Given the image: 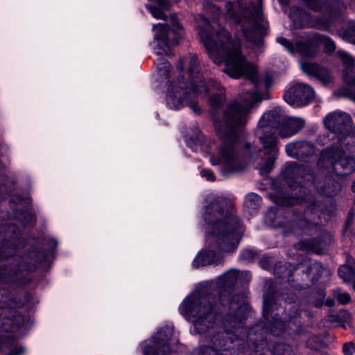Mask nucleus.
<instances>
[{
  "label": "nucleus",
  "instance_id": "f257e3e1",
  "mask_svg": "<svg viewBox=\"0 0 355 355\" xmlns=\"http://www.w3.org/2000/svg\"><path fill=\"white\" fill-rule=\"evenodd\" d=\"M207 14L210 15L211 21L201 16L198 33L209 58L218 65L225 63L224 71L230 77L247 79L253 86L254 92L240 94L238 98L227 105L220 116L218 110L227 100L225 92L220 90V83L212 79L205 82L197 57L189 55L180 58L177 68L181 73L187 66L190 83L178 75L168 87L166 103L172 110L188 105L193 112L199 114L200 109L197 95L205 96L212 89L220 91L209 99L211 118L219 141L217 154L211 156L210 162L212 165L218 166L220 173L227 176L241 173L246 168L237 129L247 123L253 105L268 98L269 80L259 73L256 65L246 60L239 43L233 40L230 33L216 23V20L221 14L220 10L210 5L207 8Z\"/></svg>",
  "mask_w": 355,
  "mask_h": 355
},
{
  "label": "nucleus",
  "instance_id": "f03ea898",
  "mask_svg": "<svg viewBox=\"0 0 355 355\" xmlns=\"http://www.w3.org/2000/svg\"><path fill=\"white\" fill-rule=\"evenodd\" d=\"M283 176L289 191L287 193L275 192L270 194L271 200L283 207L304 202L306 204L305 210L302 214L295 209L271 207L265 215V223L274 228H282L284 234L309 233L320 223L316 216H319L322 205L308 194V190L301 185L300 179L312 182L313 174L306 165L291 162L286 165Z\"/></svg>",
  "mask_w": 355,
  "mask_h": 355
},
{
  "label": "nucleus",
  "instance_id": "7ed1b4c3",
  "mask_svg": "<svg viewBox=\"0 0 355 355\" xmlns=\"http://www.w3.org/2000/svg\"><path fill=\"white\" fill-rule=\"evenodd\" d=\"M233 207V202L223 196L209 200L204 214L207 223L206 243L209 247L225 252H232L237 248L242 230Z\"/></svg>",
  "mask_w": 355,
  "mask_h": 355
},
{
  "label": "nucleus",
  "instance_id": "20e7f679",
  "mask_svg": "<svg viewBox=\"0 0 355 355\" xmlns=\"http://www.w3.org/2000/svg\"><path fill=\"white\" fill-rule=\"evenodd\" d=\"M262 0H239L227 2L226 19L231 23L240 24L246 40L261 47L263 37L267 35L268 23L262 13Z\"/></svg>",
  "mask_w": 355,
  "mask_h": 355
},
{
  "label": "nucleus",
  "instance_id": "39448f33",
  "mask_svg": "<svg viewBox=\"0 0 355 355\" xmlns=\"http://www.w3.org/2000/svg\"><path fill=\"white\" fill-rule=\"evenodd\" d=\"M237 297L243 299V295ZM249 307L243 300L236 302L234 297L230 304L228 313L222 321L223 331H217L210 338L209 344L221 352L233 348V343L238 338H247L248 342L253 341L252 334L259 328V324L254 326L249 331L244 327V320Z\"/></svg>",
  "mask_w": 355,
  "mask_h": 355
},
{
  "label": "nucleus",
  "instance_id": "423d86ee",
  "mask_svg": "<svg viewBox=\"0 0 355 355\" xmlns=\"http://www.w3.org/2000/svg\"><path fill=\"white\" fill-rule=\"evenodd\" d=\"M286 116L279 109H274L265 113L259 120L256 130V135L261 142V151L268 156L260 167V173L266 174L273 168L275 161L279 153L277 148L278 139L275 130L283 128Z\"/></svg>",
  "mask_w": 355,
  "mask_h": 355
},
{
  "label": "nucleus",
  "instance_id": "0eeeda50",
  "mask_svg": "<svg viewBox=\"0 0 355 355\" xmlns=\"http://www.w3.org/2000/svg\"><path fill=\"white\" fill-rule=\"evenodd\" d=\"M217 306L213 295L195 292L184 299L180 309L182 315L193 319L195 332L203 334L214 327Z\"/></svg>",
  "mask_w": 355,
  "mask_h": 355
},
{
  "label": "nucleus",
  "instance_id": "6e6552de",
  "mask_svg": "<svg viewBox=\"0 0 355 355\" xmlns=\"http://www.w3.org/2000/svg\"><path fill=\"white\" fill-rule=\"evenodd\" d=\"M171 21L173 26V29H170L167 24L161 23L153 26L155 31L154 50L155 54L159 56L156 60L157 68L160 75L166 78L170 77L171 66L162 55H170L171 46L178 42L183 32V28L178 21L175 15H171Z\"/></svg>",
  "mask_w": 355,
  "mask_h": 355
},
{
  "label": "nucleus",
  "instance_id": "1a4fd4ad",
  "mask_svg": "<svg viewBox=\"0 0 355 355\" xmlns=\"http://www.w3.org/2000/svg\"><path fill=\"white\" fill-rule=\"evenodd\" d=\"M352 150H355V145L349 150L343 144L327 147L320 154L318 166L322 168H331L338 176L348 175L355 171V159L346 154Z\"/></svg>",
  "mask_w": 355,
  "mask_h": 355
},
{
  "label": "nucleus",
  "instance_id": "9d476101",
  "mask_svg": "<svg viewBox=\"0 0 355 355\" xmlns=\"http://www.w3.org/2000/svg\"><path fill=\"white\" fill-rule=\"evenodd\" d=\"M324 126L330 130L331 133L327 137H320L322 144H325L327 139H334V135H337L338 144H343L347 150L355 145V132H352V118L345 112H334L327 114L323 121Z\"/></svg>",
  "mask_w": 355,
  "mask_h": 355
},
{
  "label": "nucleus",
  "instance_id": "9b49d317",
  "mask_svg": "<svg viewBox=\"0 0 355 355\" xmlns=\"http://www.w3.org/2000/svg\"><path fill=\"white\" fill-rule=\"evenodd\" d=\"M277 42L290 53H298L304 58H313L319 51L317 33L306 35L299 39L295 44L282 37H277Z\"/></svg>",
  "mask_w": 355,
  "mask_h": 355
},
{
  "label": "nucleus",
  "instance_id": "f8f14e48",
  "mask_svg": "<svg viewBox=\"0 0 355 355\" xmlns=\"http://www.w3.org/2000/svg\"><path fill=\"white\" fill-rule=\"evenodd\" d=\"M239 277H243L245 280L249 282L251 279V275L248 271H243L240 272L236 270H230L219 278L218 286L221 289L223 290V291H222L220 294V302L223 306H225L226 297L229 293V290L232 289V288L234 286ZM238 295H243V301L245 304H247L245 302L244 295L238 294L233 295L230 301H229V298H227V302L229 306L234 296H236V302L242 300L241 298L237 297Z\"/></svg>",
  "mask_w": 355,
  "mask_h": 355
},
{
  "label": "nucleus",
  "instance_id": "ddd939ff",
  "mask_svg": "<svg viewBox=\"0 0 355 355\" xmlns=\"http://www.w3.org/2000/svg\"><path fill=\"white\" fill-rule=\"evenodd\" d=\"M315 92L309 85L297 83L291 87L284 94L285 101L294 107L309 104L313 98Z\"/></svg>",
  "mask_w": 355,
  "mask_h": 355
},
{
  "label": "nucleus",
  "instance_id": "4468645a",
  "mask_svg": "<svg viewBox=\"0 0 355 355\" xmlns=\"http://www.w3.org/2000/svg\"><path fill=\"white\" fill-rule=\"evenodd\" d=\"M171 336V331L169 329H162L152 337L150 343L153 345H147L144 350V355H168L171 349L168 345V340Z\"/></svg>",
  "mask_w": 355,
  "mask_h": 355
},
{
  "label": "nucleus",
  "instance_id": "2eb2a0df",
  "mask_svg": "<svg viewBox=\"0 0 355 355\" xmlns=\"http://www.w3.org/2000/svg\"><path fill=\"white\" fill-rule=\"evenodd\" d=\"M277 309V304L272 299L264 297L263 315L264 318L269 321L268 331L275 336H281L286 328L285 322L279 318V314L277 313L274 315L272 314L273 311Z\"/></svg>",
  "mask_w": 355,
  "mask_h": 355
},
{
  "label": "nucleus",
  "instance_id": "dca6fc26",
  "mask_svg": "<svg viewBox=\"0 0 355 355\" xmlns=\"http://www.w3.org/2000/svg\"><path fill=\"white\" fill-rule=\"evenodd\" d=\"M286 155L291 157L304 160L315 154V146L309 141H297L288 143L285 148Z\"/></svg>",
  "mask_w": 355,
  "mask_h": 355
},
{
  "label": "nucleus",
  "instance_id": "f3484780",
  "mask_svg": "<svg viewBox=\"0 0 355 355\" xmlns=\"http://www.w3.org/2000/svg\"><path fill=\"white\" fill-rule=\"evenodd\" d=\"M300 67L304 73L315 77L324 85L331 83L332 80L329 71L317 63L301 60Z\"/></svg>",
  "mask_w": 355,
  "mask_h": 355
},
{
  "label": "nucleus",
  "instance_id": "a211bd4d",
  "mask_svg": "<svg viewBox=\"0 0 355 355\" xmlns=\"http://www.w3.org/2000/svg\"><path fill=\"white\" fill-rule=\"evenodd\" d=\"M340 57L345 66V69L343 70V80L349 87L352 98L355 101V76L354 77L352 74L354 67L355 66V60L350 55L345 52H341Z\"/></svg>",
  "mask_w": 355,
  "mask_h": 355
},
{
  "label": "nucleus",
  "instance_id": "6ab92c4d",
  "mask_svg": "<svg viewBox=\"0 0 355 355\" xmlns=\"http://www.w3.org/2000/svg\"><path fill=\"white\" fill-rule=\"evenodd\" d=\"M305 121L300 117H286L283 125L280 129L279 135L282 138H288L299 132L304 126Z\"/></svg>",
  "mask_w": 355,
  "mask_h": 355
},
{
  "label": "nucleus",
  "instance_id": "aec40b11",
  "mask_svg": "<svg viewBox=\"0 0 355 355\" xmlns=\"http://www.w3.org/2000/svg\"><path fill=\"white\" fill-rule=\"evenodd\" d=\"M223 262L222 256L212 250L200 252L193 262L195 268H200L210 264H220Z\"/></svg>",
  "mask_w": 355,
  "mask_h": 355
},
{
  "label": "nucleus",
  "instance_id": "412c9836",
  "mask_svg": "<svg viewBox=\"0 0 355 355\" xmlns=\"http://www.w3.org/2000/svg\"><path fill=\"white\" fill-rule=\"evenodd\" d=\"M312 182L320 193L328 197H334L338 195L341 190L340 184L330 178L325 180V183L323 185H321L314 177Z\"/></svg>",
  "mask_w": 355,
  "mask_h": 355
},
{
  "label": "nucleus",
  "instance_id": "4be33fe9",
  "mask_svg": "<svg viewBox=\"0 0 355 355\" xmlns=\"http://www.w3.org/2000/svg\"><path fill=\"white\" fill-rule=\"evenodd\" d=\"M282 298L285 300L286 305L284 306L285 315L284 320L287 321H293L295 322V320L300 315V311L298 310V305L295 303V295L293 293L282 295Z\"/></svg>",
  "mask_w": 355,
  "mask_h": 355
},
{
  "label": "nucleus",
  "instance_id": "5701e85b",
  "mask_svg": "<svg viewBox=\"0 0 355 355\" xmlns=\"http://www.w3.org/2000/svg\"><path fill=\"white\" fill-rule=\"evenodd\" d=\"M329 321L332 323H336L345 329H347L352 326L351 314L345 309H341L336 313L330 314L329 315Z\"/></svg>",
  "mask_w": 355,
  "mask_h": 355
},
{
  "label": "nucleus",
  "instance_id": "b1692460",
  "mask_svg": "<svg viewBox=\"0 0 355 355\" xmlns=\"http://www.w3.org/2000/svg\"><path fill=\"white\" fill-rule=\"evenodd\" d=\"M19 278L17 270H13L12 268L8 269L5 263L0 264V283L11 282Z\"/></svg>",
  "mask_w": 355,
  "mask_h": 355
},
{
  "label": "nucleus",
  "instance_id": "393cba45",
  "mask_svg": "<svg viewBox=\"0 0 355 355\" xmlns=\"http://www.w3.org/2000/svg\"><path fill=\"white\" fill-rule=\"evenodd\" d=\"M338 275L345 282L350 281L355 275V266L344 265L338 268Z\"/></svg>",
  "mask_w": 355,
  "mask_h": 355
},
{
  "label": "nucleus",
  "instance_id": "a878e982",
  "mask_svg": "<svg viewBox=\"0 0 355 355\" xmlns=\"http://www.w3.org/2000/svg\"><path fill=\"white\" fill-rule=\"evenodd\" d=\"M317 40H318V46L323 44L327 52H332L335 50L336 44L330 37L317 33Z\"/></svg>",
  "mask_w": 355,
  "mask_h": 355
},
{
  "label": "nucleus",
  "instance_id": "bb28decb",
  "mask_svg": "<svg viewBox=\"0 0 355 355\" xmlns=\"http://www.w3.org/2000/svg\"><path fill=\"white\" fill-rule=\"evenodd\" d=\"M334 298L341 304H348L351 301V296L347 292H343L340 288H336L333 291Z\"/></svg>",
  "mask_w": 355,
  "mask_h": 355
},
{
  "label": "nucleus",
  "instance_id": "cd10ccee",
  "mask_svg": "<svg viewBox=\"0 0 355 355\" xmlns=\"http://www.w3.org/2000/svg\"><path fill=\"white\" fill-rule=\"evenodd\" d=\"M346 41L355 44V24H351L348 28L340 33Z\"/></svg>",
  "mask_w": 355,
  "mask_h": 355
},
{
  "label": "nucleus",
  "instance_id": "c85d7f7f",
  "mask_svg": "<svg viewBox=\"0 0 355 355\" xmlns=\"http://www.w3.org/2000/svg\"><path fill=\"white\" fill-rule=\"evenodd\" d=\"M274 355H293L291 347L286 344H277L274 349Z\"/></svg>",
  "mask_w": 355,
  "mask_h": 355
},
{
  "label": "nucleus",
  "instance_id": "c756f323",
  "mask_svg": "<svg viewBox=\"0 0 355 355\" xmlns=\"http://www.w3.org/2000/svg\"><path fill=\"white\" fill-rule=\"evenodd\" d=\"M261 202V197L255 193H250L247 196L245 205L248 208L255 209Z\"/></svg>",
  "mask_w": 355,
  "mask_h": 355
},
{
  "label": "nucleus",
  "instance_id": "7c9ffc66",
  "mask_svg": "<svg viewBox=\"0 0 355 355\" xmlns=\"http://www.w3.org/2000/svg\"><path fill=\"white\" fill-rule=\"evenodd\" d=\"M200 355H223V352L216 349L214 346L206 345L202 347L200 351Z\"/></svg>",
  "mask_w": 355,
  "mask_h": 355
},
{
  "label": "nucleus",
  "instance_id": "2f4dec72",
  "mask_svg": "<svg viewBox=\"0 0 355 355\" xmlns=\"http://www.w3.org/2000/svg\"><path fill=\"white\" fill-rule=\"evenodd\" d=\"M15 252V248L9 242H6L0 248V257L7 258Z\"/></svg>",
  "mask_w": 355,
  "mask_h": 355
},
{
  "label": "nucleus",
  "instance_id": "473e14b6",
  "mask_svg": "<svg viewBox=\"0 0 355 355\" xmlns=\"http://www.w3.org/2000/svg\"><path fill=\"white\" fill-rule=\"evenodd\" d=\"M257 253L251 250H243L241 255L240 259L241 260L250 262L254 260V259L256 257Z\"/></svg>",
  "mask_w": 355,
  "mask_h": 355
},
{
  "label": "nucleus",
  "instance_id": "72a5a7b5",
  "mask_svg": "<svg viewBox=\"0 0 355 355\" xmlns=\"http://www.w3.org/2000/svg\"><path fill=\"white\" fill-rule=\"evenodd\" d=\"M345 355H353L355 353V343L353 342L345 343L343 347Z\"/></svg>",
  "mask_w": 355,
  "mask_h": 355
},
{
  "label": "nucleus",
  "instance_id": "f704fd0d",
  "mask_svg": "<svg viewBox=\"0 0 355 355\" xmlns=\"http://www.w3.org/2000/svg\"><path fill=\"white\" fill-rule=\"evenodd\" d=\"M308 6L314 10H320L322 8L320 2L318 0H304Z\"/></svg>",
  "mask_w": 355,
  "mask_h": 355
},
{
  "label": "nucleus",
  "instance_id": "c9c22d12",
  "mask_svg": "<svg viewBox=\"0 0 355 355\" xmlns=\"http://www.w3.org/2000/svg\"><path fill=\"white\" fill-rule=\"evenodd\" d=\"M201 175L205 177L207 180L214 181L215 180L214 174L211 170L203 169L201 171Z\"/></svg>",
  "mask_w": 355,
  "mask_h": 355
},
{
  "label": "nucleus",
  "instance_id": "e433bc0d",
  "mask_svg": "<svg viewBox=\"0 0 355 355\" xmlns=\"http://www.w3.org/2000/svg\"><path fill=\"white\" fill-rule=\"evenodd\" d=\"M320 267V264L318 263H313L311 264H309V266H306V272L307 275H310L313 270H318V268Z\"/></svg>",
  "mask_w": 355,
  "mask_h": 355
},
{
  "label": "nucleus",
  "instance_id": "4c0bfd02",
  "mask_svg": "<svg viewBox=\"0 0 355 355\" xmlns=\"http://www.w3.org/2000/svg\"><path fill=\"white\" fill-rule=\"evenodd\" d=\"M318 293H319V296H320V300H318L316 302H313L314 306H317V307H319L322 304L323 299L325 297V295H324V293L323 291H320Z\"/></svg>",
  "mask_w": 355,
  "mask_h": 355
},
{
  "label": "nucleus",
  "instance_id": "58836bf2",
  "mask_svg": "<svg viewBox=\"0 0 355 355\" xmlns=\"http://www.w3.org/2000/svg\"><path fill=\"white\" fill-rule=\"evenodd\" d=\"M303 243H307V245L309 248L313 250H315V245L314 243V241H311L309 243V241H303Z\"/></svg>",
  "mask_w": 355,
  "mask_h": 355
},
{
  "label": "nucleus",
  "instance_id": "ea45409f",
  "mask_svg": "<svg viewBox=\"0 0 355 355\" xmlns=\"http://www.w3.org/2000/svg\"><path fill=\"white\" fill-rule=\"evenodd\" d=\"M313 355H329L326 352L315 351Z\"/></svg>",
  "mask_w": 355,
  "mask_h": 355
},
{
  "label": "nucleus",
  "instance_id": "a19ab883",
  "mask_svg": "<svg viewBox=\"0 0 355 355\" xmlns=\"http://www.w3.org/2000/svg\"><path fill=\"white\" fill-rule=\"evenodd\" d=\"M334 304H335V302H334V300H327L326 301V304H327V306H334Z\"/></svg>",
  "mask_w": 355,
  "mask_h": 355
},
{
  "label": "nucleus",
  "instance_id": "79ce46f5",
  "mask_svg": "<svg viewBox=\"0 0 355 355\" xmlns=\"http://www.w3.org/2000/svg\"><path fill=\"white\" fill-rule=\"evenodd\" d=\"M279 3L284 6L288 4L289 0H279Z\"/></svg>",
  "mask_w": 355,
  "mask_h": 355
},
{
  "label": "nucleus",
  "instance_id": "37998d69",
  "mask_svg": "<svg viewBox=\"0 0 355 355\" xmlns=\"http://www.w3.org/2000/svg\"><path fill=\"white\" fill-rule=\"evenodd\" d=\"M352 190L354 193H355V180L353 182V184L352 186Z\"/></svg>",
  "mask_w": 355,
  "mask_h": 355
},
{
  "label": "nucleus",
  "instance_id": "c03bdc74",
  "mask_svg": "<svg viewBox=\"0 0 355 355\" xmlns=\"http://www.w3.org/2000/svg\"><path fill=\"white\" fill-rule=\"evenodd\" d=\"M24 352V349L23 347H21L20 348V352H19V354H22Z\"/></svg>",
  "mask_w": 355,
  "mask_h": 355
},
{
  "label": "nucleus",
  "instance_id": "a18cd8bd",
  "mask_svg": "<svg viewBox=\"0 0 355 355\" xmlns=\"http://www.w3.org/2000/svg\"><path fill=\"white\" fill-rule=\"evenodd\" d=\"M6 329V331H9V330L11 331V330H12V328L10 327V329Z\"/></svg>",
  "mask_w": 355,
  "mask_h": 355
},
{
  "label": "nucleus",
  "instance_id": "49530a36",
  "mask_svg": "<svg viewBox=\"0 0 355 355\" xmlns=\"http://www.w3.org/2000/svg\"><path fill=\"white\" fill-rule=\"evenodd\" d=\"M10 355H17V354H14V352H12V354Z\"/></svg>",
  "mask_w": 355,
  "mask_h": 355
}]
</instances>
